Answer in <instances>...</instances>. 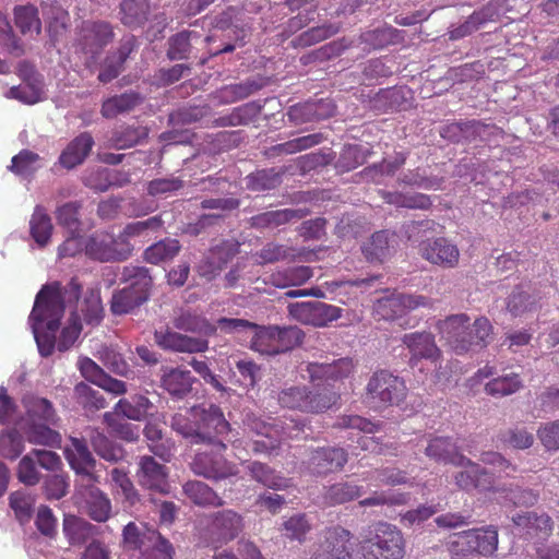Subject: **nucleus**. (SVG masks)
Returning a JSON list of instances; mask_svg holds the SVG:
<instances>
[{
	"label": "nucleus",
	"mask_w": 559,
	"mask_h": 559,
	"mask_svg": "<svg viewBox=\"0 0 559 559\" xmlns=\"http://www.w3.org/2000/svg\"><path fill=\"white\" fill-rule=\"evenodd\" d=\"M171 428L191 444L210 445L221 452L226 449L222 437L230 431V424L219 406L210 404L191 407L190 417L176 414L171 418Z\"/></svg>",
	"instance_id": "f257e3e1"
},
{
	"label": "nucleus",
	"mask_w": 559,
	"mask_h": 559,
	"mask_svg": "<svg viewBox=\"0 0 559 559\" xmlns=\"http://www.w3.org/2000/svg\"><path fill=\"white\" fill-rule=\"evenodd\" d=\"M53 286H43L35 298L29 323L39 354L48 357L56 345V332L63 317L62 298Z\"/></svg>",
	"instance_id": "f03ea898"
},
{
	"label": "nucleus",
	"mask_w": 559,
	"mask_h": 559,
	"mask_svg": "<svg viewBox=\"0 0 559 559\" xmlns=\"http://www.w3.org/2000/svg\"><path fill=\"white\" fill-rule=\"evenodd\" d=\"M468 322L469 318L460 313L450 316L437 323L442 337L447 340L457 355L481 349L491 340L493 328L487 318H477L473 325H469Z\"/></svg>",
	"instance_id": "7ed1b4c3"
},
{
	"label": "nucleus",
	"mask_w": 559,
	"mask_h": 559,
	"mask_svg": "<svg viewBox=\"0 0 559 559\" xmlns=\"http://www.w3.org/2000/svg\"><path fill=\"white\" fill-rule=\"evenodd\" d=\"M341 399L338 388L332 383L311 381L309 385H294L278 394V403L289 409L321 414L337 405Z\"/></svg>",
	"instance_id": "20e7f679"
},
{
	"label": "nucleus",
	"mask_w": 559,
	"mask_h": 559,
	"mask_svg": "<svg viewBox=\"0 0 559 559\" xmlns=\"http://www.w3.org/2000/svg\"><path fill=\"white\" fill-rule=\"evenodd\" d=\"M122 278L129 285L112 293L110 311L114 316L134 313L151 297L153 278L146 267L126 266Z\"/></svg>",
	"instance_id": "39448f33"
},
{
	"label": "nucleus",
	"mask_w": 559,
	"mask_h": 559,
	"mask_svg": "<svg viewBox=\"0 0 559 559\" xmlns=\"http://www.w3.org/2000/svg\"><path fill=\"white\" fill-rule=\"evenodd\" d=\"M407 395L405 381L388 370L372 373L365 389V402L376 408L384 409L399 406Z\"/></svg>",
	"instance_id": "423d86ee"
},
{
	"label": "nucleus",
	"mask_w": 559,
	"mask_h": 559,
	"mask_svg": "<svg viewBox=\"0 0 559 559\" xmlns=\"http://www.w3.org/2000/svg\"><path fill=\"white\" fill-rule=\"evenodd\" d=\"M361 550L365 559H403L405 540L395 525L378 522L370 537L364 540Z\"/></svg>",
	"instance_id": "0eeeda50"
},
{
	"label": "nucleus",
	"mask_w": 559,
	"mask_h": 559,
	"mask_svg": "<svg viewBox=\"0 0 559 559\" xmlns=\"http://www.w3.org/2000/svg\"><path fill=\"white\" fill-rule=\"evenodd\" d=\"M498 548V530L493 525L472 528L452 535L448 549L454 555L491 556Z\"/></svg>",
	"instance_id": "6e6552de"
},
{
	"label": "nucleus",
	"mask_w": 559,
	"mask_h": 559,
	"mask_svg": "<svg viewBox=\"0 0 559 559\" xmlns=\"http://www.w3.org/2000/svg\"><path fill=\"white\" fill-rule=\"evenodd\" d=\"M348 462V452L341 447H318L309 451L305 465L314 476L341 472Z\"/></svg>",
	"instance_id": "1a4fd4ad"
},
{
	"label": "nucleus",
	"mask_w": 559,
	"mask_h": 559,
	"mask_svg": "<svg viewBox=\"0 0 559 559\" xmlns=\"http://www.w3.org/2000/svg\"><path fill=\"white\" fill-rule=\"evenodd\" d=\"M480 461L484 464L491 465L493 472H489L475 463V480H477L475 481V489L497 491L495 478L511 477L516 472V466L498 452H484L480 455Z\"/></svg>",
	"instance_id": "9d476101"
},
{
	"label": "nucleus",
	"mask_w": 559,
	"mask_h": 559,
	"mask_svg": "<svg viewBox=\"0 0 559 559\" xmlns=\"http://www.w3.org/2000/svg\"><path fill=\"white\" fill-rule=\"evenodd\" d=\"M341 308L322 301H302L288 305L289 314L301 323L325 326L341 317Z\"/></svg>",
	"instance_id": "9b49d317"
},
{
	"label": "nucleus",
	"mask_w": 559,
	"mask_h": 559,
	"mask_svg": "<svg viewBox=\"0 0 559 559\" xmlns=\"http://www.w3.org/2000/svg\"><path fill=\"white\" fill-rule=\"evenodd\" d=\"M427 306H430V300L425 296L399 293L378 299L374 312L379 319L393 321L403 318L409 310Z\"/></svg>",
	"instance_id": "f8f14e48"
},
{
	"label": "nucleus",
	"mask_w": 559,
	"mask_h": 559,
	"mask_svg": "<svg viewBox=\"0 0 559 559\" xmlns=\"http://www.w3.org/2000/svg\"><path fill=\"white\" fill-rule=\"evenodd\" d=\"M95 483L75 481V496L83 503V508L91 519L96 522H106L110 515L111 504Z\"/></svg>",
	"instance_id": "ddd939ff"
},
{
	"label": "nucleus",
	"mask_w": 559,
	"mask_h": 559,
	"mask_svg": "<svg viewBox=\"0 0 559 559\" xmlns=\"http://www.w3.org/2000/svg\"><path fill=\"white\" fill-rule=\"evenodd\" d=\"M114 39V31L108 22H83L78 43L82 51L95 59Z\"/></svg>",
	"instance_id": "4468645a"
},
{
	"label": "nucleus",
	"mask_w": 559,
	"mask_h": 559,
	"mask_svg": "<svg viewBox=\"0 0 559 559\" xmlns=\"http://www.w3.org/2000/svg\"><path fill=\"white\" fill-rule=\"evenodd\" d=\"M420 441L425 443L424 452L426 456L437 463L464 465L466 462L465 455L451 437L428 433Z\"/></svg>",
	"instance_id": "2eb2a0df"
},
{
	"label": "nucleus",
	"mask_w": 559,
	"mask_h": 559,
	"mask_svg": "<svg viewBox=\"0 0 559 559\" xmlns=\"http://www.w3.org/2000/svg\"><path fill=\"white\" fill-rule=\"evenodd\" d=\"M72 449L66 450V457L75 472L78 478L75 481H97L94 474L96 461L88 449L85 439L71 438Z\"/></svg>",
	"instance_id": "dca6fc26"
},
{
	"label": "nucleus",
	"mask_w": 559,
	"mask_h": 559,
	"mask_svg": "<svg viewBox=\"0 0 559 559\" xmlns=\"http://www.w3.org/2000/svg\"><path fill=\"white\" fill-rule=\"evenodd\" d=\"M355 368L352 358L343 357L334 359L331 362L312 361L307 365V371L311 381H320L324 383L342 382L348 378Z\"/></svg>",
	"instance_id": "f3484780"
},
{
	"label": "nucleus",
	"mask_w": 559,
	"mask_h": 559,
	"mask_svg": "<svg viewBox=\"0 0 559 559\" xmlns=\"http://www.w3.org/2000/svg\"><path fill=\"white\" fill-rule=\"evenodd\" d=\"M402 343L411 353L409 365L415 367L420 359L436 362L441 357V350L437 346L435 335L430 332H414L404 334Z\"/></svg>",
	"instance_id": "a211bd4d"
},
{
	"label": "nucleus",
	"mask_w": 559,
	"mask_h": 559,
	"mask_svg": "<svg viewBox=\"0 0 559 559\" xmlns=\"http://www.w3.org/2000/svg\"><path fill=\"white\" fill-rule=\"evenodd\" d=\"M511 520L518 530L516 534L526 539L545 540L552 532L551 518L546 513L527 511L513 515Z\"/></svg>",
	"instance_id": "6ab92c4d"
},
{
	"label": "nucleus",
	"mask_w": 559,
	"mask_h": 559,
	"mask_svg": "<svg viewBox=\"0 0 559 559\" xmlns=\"http://www.w3.org/2000/svg\"><path fill=\"white\" fill-rule=\"evenodd\" d=\"M154 342L165 350L179 353H203L209 348V342L202 337H191L167 328L154 332Z\"/></svg>",
	"instance_id": "aec40b11"
},
{
	"label": "nucleus",
	"mask_w": 559,
	"mask_h": 559,
	"mask_svg": "<svg viewBox=\"0 0 559 559\" xmlns=\"http://www.w3.org/2000/svg\"><path fill=\"white\" fill-rule=\"evenodd\" d=\"M311 211L308 207L273 210L259 213L248 219V225L252 229L260 231L271 230L282 225L300 221Z\"/></svg>",
	"instance_id": "412c9836"
},
{
	"label": "nucleus",
	"mask_w": 559,
	"mask_h": 559,
	"mask_svg": "<svg viewBox=\"0 0 559 559\" xmlns=\"http://www.w3.org/2000/svg\"><path fill=\"white\" fill-rule=\"evenodd\" d=\"M139 469L136 472L138 483L150 490L167 492V467L156 461L153 456L143 455L139 457Z\"/></svg>",
	"instance_id": "4be33fe9"
},
{
	"label": "nucleus",
	"mask_w": 559,
	"mask_h": 559,
	"mask_svg": "<svg viewBox=\"0 0 559 559\" xmlns=\"http://www.w3.org/2000/svg\"><path fill=\"white\" fill-rule=\"evenodd\" d=\"M335 106L329 99L308 100L288 108V120L295 124H304L332 117Z\"/></svg>",
	"instance_id": "5701e85b"
},
{
	"label": "nucleus",
	"mask_w": 559,
	"mask_h": 559,
	"mask_svg": "<svg viewBox=\"0 0 559 559\" xmlns=\"http://www.w3.org/2000/svg\"><path fill=\"white\" fill-rule=\"evenodd\" d=\"M245 528L242 515L227 509L214 512L211 516V532L218 542L228 543L237 538Z\"/></svg>",
	"instance_id": "b1692460"
},
{
	"label": "nucleus",
	"mask_w": 559,
	"mask_h": 559,
	"mask_svg": "<svg viewBox=\"0 0 559 559\" xmlns=\"http://www.w3.org/2000/svg\"><path fill=\"white\" fill-rule=\"evenodd\" d=\"M160 386L175 400L186 399L193 390L195 378L190 370L162 367Z\"/></svg>",
	"instance_id": "393cba45"
},
{
	"label": "nucleus",
	"mask_w": 559,
	"mask_h": 559,
	"mask_svg": "<svg viewBox=\"0 0 559 559\" xmlns=\"http://www.w3.org/2000/svg\"><path fill=\"white\" fill-rule=\"evenodd\" d=\"M194 474L207 479L221 480L235 475L234 466L222 456L206 452L198 453L191 462Z\"/></svg>",
	"instance_id": "a878e982"
},
{
	"label": "nucleus",
	"mask_w": 559,
	"mask_h": 559,
	"mask_svg": "<svg viewBox=\"0 0 559 559\" xmlns=\"http://www.w3.org/2000/svg\"><path fill=\"white\" fill-rule=\"evenodd\" d=\"M319 549L330 559H353L354 544L349 531L340 526L329 528Z\"/></svg>",
	"instance_id": "bb28decb"
},
{
	"label": "nucleus",
	"mask_w": 559,
	"mask_h": 559,
	"mask_svg": "<svg viewBox=\"0 0 559 559\" xmlns=\"http://www.w3.org/2000/svg\"><path fill=\"white\" fill-rule=\"evenodd\" d=\"M237 253V247H211L198 264L199 275L214 278Z\"/></svg>",
	"instance_id": "cd10ccee"
},
{
	"label": "nucleus",
	"mask_w": 559,
	"mask_h": 559,
	"mask_svg": "<svg viewBox=\"0 0 559 559\" xmlns=\"http://www.w3.org/2000/svg\"><path fill=\"white\" fill-rule=\"evenodd\" d=\"M200 36L192 31H181L167 39L166 57L171 61H188L195 58L194 40Z\"/></svg>",
	"instance_id": "c85d7f7f"
},
{
	"label": "nucleus",
	"mask_w": 559,
	"mask_h": 559,
	"mask_svg": "<svg viewBox=\"0 0 559 559\" xmlns=\"http://www.w3.org/2000/svg\"><path fill=\"white\" fill-rule=\"evenodd\" d=\"M243 466L251 479L264 487L274 490H282L289 487V479L281 476L274 468L265 463L260 461H247Z\"/></svg>",
	"instance_id": "c756f323"
},
{
	"label": "nucleus",
	"mask_w": 559,
	"mask_h": 559,
	"mask_svg": "<svg viewBox=\"0 0 559 559\" xmlns=\"http://www.w3.org/2000/svg\"><path fill=\"white\" fill-rule=\"evenodd\" d=\"M173 324L177 330L203 336L215 335L217 331V326L210 323L205 318L183 308L175 311Z\"/></svg>",
	"instance_id": "7c9ffc66"
},
{
	"label": "nucleus",
	"mask_w": 559,
	"mask_h": 559,
	"mask_svg": "<svg viewBox=\"0 0 559 559\" xmlns=\"http://www.w3.org/2000/svg\"><path fill=\"white\" fill-rule=\"evenodd\" d=\"M93 145V136L88 132H82L61 153L59 157L60 164L68 169L76 167L85 160Z\"/></svg>",
	"instance_id": "2f4dec72"
},
{
	"label": "nucleus",
	"mask_w": 559,
	"mask_h": 559,
	"mask_svg": "<svg viewBox=\"0 0 559 559\" xmlns=\"http://www.w3.org/2000/svg\"><path fill=\"white\" fill-rule=\"evenodd\" d=\"M364 492L362 486L346 480L325 487L321 498L325 507H335L356 500L360 498Z\"/></svg>",
	"instance_id": "473e14b6"
},
{
	"label": "nucleus",
	"mask_w": 559,
	"mask_h": 559,
	"mask_svg": "<svg viewBox=\"0 0 559 559\" xmlns=\"http://www.w3.org/2000/svg\"><path fill=\"white\" fill-rule=\"evenodd\" d=\"M144 100V95L138 91L131 90L104 100L100 112L106 119H112L120 114L133 110L135 107L143 104Z\"/></svg>",
	"instance_id": "72a5a7b5"
},
{
	"label": "nucleus",
	"mask_w": 559,
	"mask_h": 559,
	"mask_svg": "<svg viewBox=\"0 0 559 559\" xmlns=\"http://www.w3.org/2000/svg\"><path fill=\"white\" fill-rule=\"evenodd\" d=\"M62 527L66 537L72 546H81L99 533V528L96 525L72 514L64 516Z\"/></svg>",
	"instance_id": "f704fd0d"
},
{
	"label": "nucleus",
	"mask_w": 559,
	"mask_h": 559,
	"mask_svg": "<svg viewBox=\"0 0 559 559\" xmlns=\"http://www.w3.org/2000/svg\"><path fill=\"white\" fill-rule=\"evenodd\" d=\"M285 174L286 167L258 169L245 178L246 188L252 192L275 190L282 185Z\"/></svg>",
	"instance_id": "c9c22d12"
},
{
	"label": "nucleus",
	"mask_w": 559,
	"mask_h": 559,
	"mask_svg": "<svg viewBox=\"0 0 559 559\" xmlns=\"http://www.w3.org/2000/svg\"><path fill=\"white\" fill-rule=\"evenodd\" d=\"M408 90L403 87H390L380 90L371 99L372 108L380 111L405 110L409 104Z\"/></svg>",
	"instance_id": "e433bc0d"
},
{
	"label": "nucleus",
	"mask_w": 559,
	"mask_h": 559,
	"mask_svg": "<svg viewBox=\"0 0 559 559\" xmlns=\"http://www.w3.org/2000/svg\"><path fill=\"white\" fill-rule=\"evenodd\" d=\"M152 407L153 403L146 396L136 394L129 399L119 400L111 413L123 419L142 421L146 419Z\"/></svg>",
	"instance_id": "4c0bfd02"
},
{
	"label": "nucleus",
	"mask_w": 559,
	"mask_h": 559,
	"mask_svg": "<svg viewBox=\"0 0 559 559\" xmlns=\"http://www.w3.org/2000/svg\"><path fill=\"white\" fill-rule=\"evenodd\" d=\"M82 209L81 201L67 202L56 210V218L60 226L67 229L69 234L68 240L81 238L82 222L79 217Z\"/></svg>",
	"instance_id": "58836bf2"
},
{
	"label": "nucleus",
	"mask_w": 559,
	"mask_h": 559,
	"mask_svg": "<svg viewBox=\"0 0 559 559\" xmlns=\"http://www.w3.org/2000/svg\"><path fill=\"white\" fill-rule=\"evenodd\" d=\"M538 294L528 284L518 285L508 298L509 311L518 317L537 308Z\"/></svg>",
	"instance_id": "ea45409f"
},
{
	"label": "nucleus",
	"mask_w": 559,
	"mask_h": 559,
	"mask_svg": "<svg viewBox=\"0 0 559 559\" xmlns=\"http://www.w3.org/2000/svg\"><path fill=\"white\" fill-rule=\"evenodd\" d=\"M212 108L209 104L180 106L167 116V126H187L198 123L210 116Z\"/></svg>",
	"instance_id": "a19ab883"
},
{
	"label": "nucleus",
	"mask_w": 559,
	"mask_h": 559,
	"mask_svg": "<svg viewBox=\"0 0 559 559\" xmlns=\"http://www.w3.org/2000/svg\"><path fill=\"white\" fill-rule=\"evenodd\" d=\"M183 492L194 504L201 507H222L225 503L209 485L200 480L187 481Z\"/></svg>",
	"instance_id": "79ce46f5"
},
{
	"label": "nucleus",
	"mask_w": 559,
	"mask_h": 559,
	"mask_svg": "<svg viewBox=\"0 0 559 559\" xmlns=\"http://www.w3.org/2000/svg\"><path fill=\"white\" fill-rule=\"evenodd\" d=\"M250 348L261 355L276 356L280 355L277 342L275 340V326L259 325L251 329Z\"/></svg>",
	"instance_id": "37998d69"
},
{
	"label": "nucleus",
	"mask_w": 559,
	"mask_h": 559,
	"mask_svg": "<svg viewBox=\"0 0 559 559\" xmlns=\"http://www.w3.org/2000/svg\"><path fill=\"white\" fill-rule=\"evenodd\" d=\"M121 22L129 27L142 26L150 14V4L146 0H123L120 3Z\"/></svg>",
	"instance_id": "c03bdc74"
},
{
	"label": "nucleus",
	"mask_w": 559,
	"mask_h": 559,
	"mask_svg": "<svg viewBox=\"0 0 559 559\" xmlns=\"http://www.w3.org/2000/svg\"><path fill=\"white\" fill-rule=\"evenodd\" d=\"M265 85L263 78H249L237 84L226 85L221 90L222 100L226 104L235 103L249 97Z\"/></svg>",
	"instance_id": "a18cd8bd"
},
{
	"label": "nucleus",
	"mask_w": 559,
	"mask_h": 559,
	"mask_svg": "<svg viewBox=\"0 0 559 559\" xmlns=\"http://www.w3.org/2000/svg\"><path fill=\"white\" fill-rule=\"evenodd\" d=\"M150 129L144 126H126L116 130L111 138V146L116 150L133 147L148 138Z\"/></svg>",
	"instance_id": "49530a36"
},
{
	"label": "nucleus",
	"mask_w": 559,
	"mask_h": 559,
	"mask_svg": "<svg viewBox=\"0 0 559 559\" xmlns=\"http://www.w3.org/2000/svg\"><path fill=\"white\" fill-rule=\"evenodd\" d=\"M478 126L479 120L452 122L441 128L440 135L452 143L473 142L475 133L479 134L477 128L480 130V127Z\"/></svg>",
	"instance_id": "de8ad7c7"
},
{
	"label": "nucleus",
	"mask_w": 559,
	"mask_h": 559,
	"mask_svg": "<svg viewBox=\"0 0 559 559\" xmlns=\"http://www.w3.org/2000/svg\"><path fill=\"white\" fill-rule=\"evenodd\" d=\"M73 393L76 403L82 406L86 413L94 414L105 408L107 405L105 396L85 382L76 383Z\"/></svg>",
	"instance_id": "09e8293b"
},
{
	"label": "nucleus",
	"mask_w": 559,
	"mask_h": 559,
	"mask_svg": "<svg viewBox=\"0 0 559 559\" xmlns=\"http://www.w3.org/2000/svg\"><path fill=\"white\" fill-rule=\"evenodd\" d=\"M40 9L44 19L48 23V32L51 36L57 35L60 29L67 27L69 14L63 9L60 0H41Z\"/></svg>",
	"instance_id": "8fccbe9b"
},
{
	"label": "nucleus",
	"mask_w": 559,
	"mask_h": 559,
	"mask_svg": "<svg viewBox=\"0 0 559 559\" xmlns=\"http://www.w3.org/2000/svg\"><path fill=\"white\" fill-rule=\"evenodd\" d=\"M52 424L48 423H26L25 436L29 443L40 444L47 447H56L61 441V436L56 430L51 429Z\"/></svg>",
	"instance_id": "3c124183"
},
{
	"label": "nucleus",
	"mask_w": 559,
	"mask_h": 559,
	"mask_svg": "<svg viewBox=\"0 0 559 559\" xmlns=\"http://www.w3.org/2000/svg\"><path fill=\"white\" fill-rule=\"evenodd\" d=\"M370 152L358 144H346L342 148L334 166L337 173L344 174L366 163Z\"/></svg>",
	"instance_id": "603ef678"
},
{
	"label": "nucleus",
	"mask_w": 559,
	"mask_h": 559,
	"mask_svg": "<svg viewBox=\"0 0 559 559\" xmlns=\"http://www.w3.org/2000/svg\"><path fill=\"white\" fill-rule=\"evenodd\" d=\"M29 226L31 235L37 245H46L50 240L53 226L50 216L43 205L35 206Z\"/></svg>",
	"instance_id": "864d4df0"
},
{
	"label": "nucleus",
	"mask_w": 559,
	"mask_h": 559,
	"mask_svg": "<svg viewBox=\"0 0 559 559\" xmlns=\"http://www.w3.org/2000/svg\"><path fill=\"white\" fill-rule=\"evenodd\" d=\"M420 255L443 267H453L459 262L460 252L457 247H420Z\"/></svg>",
	"instance_id": "5fc2aeb1"
},
{
	"label": "nucleus",
	"mask_w": 559,
	"mask_h": 559,
	"mask_svg": "<svg viewBox=\"0 0 559 559\" xmlns=\"http://www.w3.org/2000/svg\"><path fill=\"white\" fill-rule=\"evenodd\" d=\"M90 440L93 450L104 460L116 463L122 459V448L115 444L108 437L97 429L92 430Z\"/></svg>",
	"instance_id": "6e6d98bb"
},
{
	"label": "nucleus",
	"mask_w": 559,
	"mask_h": 559,
	"mask_svg": "<svg viewBox=\"0 0 559 559\" xmlns=\"http://www.w3.org/2000/svg\"><path fill=\"white\" fill-rule=\"evenodd\" d=\"M255 414L254 412H246L242 417V425L245 430H248L257 436H269L272 432H280L283 428L281 423L276 419L267 418Z\"/></svg>",
	"instance_id": "4d7b16f0"
},
{
	"label": "nucleus",
	"mask_w": 559,
	"mask_h": 559,
	"mask_svg": "<svg viewBox=\"0 0 559 559\" xmlns=\"http://www.w3.org/2000/svg\"><path fill=\"white\" fill-rule=\"evenodd\" d=\"M497 492H503L504 498L514 506L531 507L536 503L538 498L532 489L522 488L519 483L498 485Z\"/></svg>",
	"instance_id": "13d9d810"
},
{
	"label": "nucleus",
	"mask_w": 559,
	"mask_h": 559,
	"mask_svg": "<svg viewBox=\"0 0 559 559\" xmlns=\"http://www.w3.org/2000/svg\"><path fill=\"white\" fill-rule=\"evenodd\" d=\"M15 24L22 34L35 31L37 34L41 32V22L38 16V9L33 4L17 5L14 8Z\"/></svg>",
	"instance_id": "bf43d9fd"
},
{
	"label": "nucleus",
	"mask_w": 559,
	"mask_h": 559,
	"mask_svg": "<svg viewBox=\"0 0 559 559\" xmlns=\"http://www.w3.org/2000/svg\"><path fill=\"white\" fill-rule=\"evenodd\" d=\"M56 424L57 416L50 401L43 397H33L27 404V423Z\"/></svg>",
	"instance_id": "052dcab7"
},
{
	"label": "nucleus",
	"mask_w": 559,
	"mask_h": 559,
	"mask_svg": "<svg viewBox=\"0 0 559 559\" xmlns=\"http://www.w3.org/2000/svg\"><path fill=\"white\" fill-rule=\"evenodd\" d=\"M275 326V340L277 342L280 354H284L300 346L305 338V333L296 325Z\"/></svg>",
	"instance_id": "680f3d73"
},
{
	"label": "nucleus",
	"mask_w": 559,
	"mask_h": 559,
	"mask_svg": "<svg viewBox=\"0 0 559 559\" xmlns=\"http://www.w3.org/2000/svg\"><path fill=\"white\" fill-rule=\"evenodd\" d=\"M24 438L15 429L5 430L0 435V456L14 461L24 451Z\"/></svg>",
	"instance_id": "e2e57ef3"
},
{
	"label": "nucleus",
	"mask_w": 559,
	"mask_h": 559,
	"mask_svg": "<svg viewBox=\"0 0 559 559\" xmlns=\"http://www.w3.org/2000/svg\"><path fill=\"white\" fill-rule=\"evenodd\" d=\"M41 492L48 500H59L68 493L69 483L61 473H49L41 477Z\"/></svg>",
	"instance_id": "0e129e2a"
},
{
	"label": "nucleus",
	"mask_w": 559,
	"mask_h": 559,
	"mask_svg": "<svg viewBox=\"0 0 559 559\" xmlns=\"http://www.w3.org/2000/svg\"><path fill=\"white\" fill-rule=\"evenodd\" d=\"M104 423L110 428L111 432L128 442L138 440L139 427L128 423L126 419L118 417L115 413H105Z\"/></svg>",
	"instance_id": "69168bd1"
},
{
	"label": "nucleus",
	"mask_w": 559,
	"mask_h": 559,
	"mask_svg": "<svg viewBox=\"0 0 559 559\" xmlns=\"http://www.w3.org/2000/svg\"><path fill=\"white\" fill-rule=\"evenodd\" d=\"M15 475L17 480L27 487H33L40 483L43 475L38 471L37 463L31 452L19 461Z\"/></svg>",
	"instance_id": "338daca9"
},
{
	"label": "nucleus",
	"mask_w": 559,
	"mask_h": 559,
	"mask_svg": "<svg viewBox=\"0 0 559 559\" xmlns=\"http://www.w3.org/2000/svg\"><path fill=\"white\" fill-rule=\"evenodd\" d=\"M34 503L35 498L25 490L13 491L9 497L10 508L20 522H26L32 518Z\"/></svg>",
	"instance_id": "774afa93"
}]
</instances>
